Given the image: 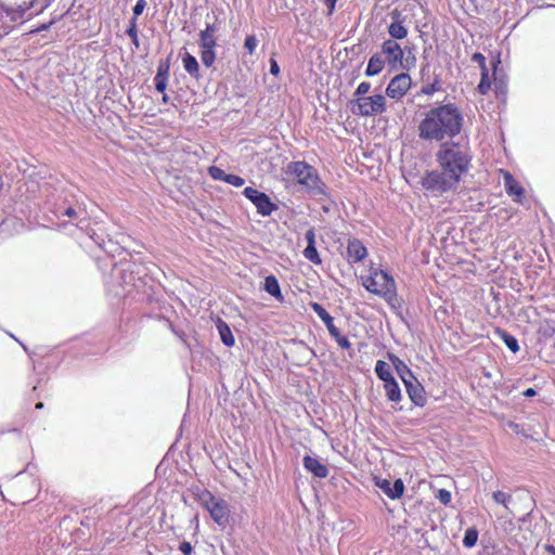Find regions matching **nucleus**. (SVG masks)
<instances>
[{"label": "nucleus", "mask_w": 555, "mask_h": 555, "mask_svg": "<svg viewBox=\"0 0 555 555\" xmlns=\"http://www.w3.org/2000/svg\"><path fill=\"white\" fill-rule=\"evenodd\" d=\"M463 124V114L454 103L440 104L424 114L417 127L418 137L436 142L453 139L461 133Z\"/></svg>", "instance_id": "obj_1"}, {"label": "nucleus", "mask_w": 555, "mask_h": 555, "mask_svg": "<svg viewBox=\"0 0 555 555\" xmlns=\"http://www.w3.org/2000/svg\"><path fill=\"white\" fill-rule=\"evenodd\" d=\"M436 158L443 173L456 185L468 170L472 160L468 150L455 142L441 144Z\"/></svg>", "instance_id": "obj_2"}, {"label": "nucleus", "mask_w": 555, "mask_h": 555, "mask_svg": "<svg viewBox=\"0 0 555 555\" xmlns=\"http://www.w3.org/2000/svg\"><path fill=\"white\" fill-rule=\"evenodd\" d=\"M361 283L369 293L383 298L391 308L401 307L397 283L388 272L378 268H370L369 274L361 278Z\"/></svg>", "instance_id": "obj_3"}, {"label": "nucleus", "mask_w": 555, "mask_h": 555, "mask_svg": "<svg viewBox=\"0 0 555 555\" xmlns=\"http://www.w3.org/2000/svg\"><path fill=\"white\" fill-rule=\"evenodd\" d=\"M285 173L300 184L308 193L324 194L325 184L322 182L317 169L307 162H291Z\"/></svg>", "instance_id": "obj_4"}, {"label": "nucleus", "mask_w": 555, "mask_h": 555, "mask_svg": "<svg viewBox=\"0 0 555 555\" xmlns=\"http://www.w3.org/2000/svg\"><path fill=\"white\" fill-rule=\"evenodd\" d=\"M194 499L205 508L210 518L220 527H224L230 520V506L225 500L218 498L207 489L196 488Z\"/></svg>", "instance_id": "obj_5"}, {"label": "nucleus", "mask_w": 555, "mask_h": 555, "mask_svg": "<svg viewBox=\"0 0 555 555\" xmlns=\"http://www.w3.org/2000/svg\"><path fill=\"white\" fill-rule=\"evenodd\" d=\"M357 111L352 108L353 113L371 117L380 115L386 112V99L383 94H374L365 98H357L353 100Z\"/></svg>", "instance_id": "obj_6"}, {"label": "nucleus", "mask_w": 555, "mask_h": 555, "mask_svg": "<svg viewBox=\"0 0 555 555\" xmlns=\"http://www.w3.org/2000/svg\"><path fill=\"white\" fill-rule=\"evenodd\" d=\"M422 186L429 193L439 195L456 186V184L441 170L427 171L422 178Z\"/></svg>", "instance_id": "obj_7"}, {"label": "nucleus", "mask_w": 555, "mask_h": 555, "mask_svg": "<svg viewBox=\"0 0 555 555\" xmlns=\"http://www.w3.org/2000/svg\"><path fill=\"white\" fill-rule=\"evenodd\" d=\"M243 194L256 206L257 212L263 217L270 216L278 209V205L266 193L257 189L247 186L244 189Z\"/></svg>", "instance_id": "obj_8"}, {"label": "nucleus", "mask_w": 555, "mask_h": 555, "mask_svg": "<svg viewBox=\"0 0 555 555\" xmlns=\"http://www.w3.org/2000/svg\"><path fill=\"white\" fill-rule=\"evenodd\" d=\"M25 22V16L13 7L0 5V37Z\"/></svg>", "instance_id": "obj_9"}, {"label": "nucleus", "mask_w": 555, "mask_h": 555, "mask_svg": "<svg viewBox=\"0 0 555 555\" xmlns=\"http://www.w3.org/2000/svg\"><path fill=\"white\" fill-rule=\"evenodd\" d=\"M412 87V78L408 73H400L389 81L386 95L393 100H402Z\"/></svg>", "instance_id": "obj_10"}, {"label": "nucleus", "mask_w": 555, "mask_h": 555, "mask_svg": "<svg viewBox=\"0 0 555 555\" xmlns=\"http://www.w3.org/2000/svg\"><path fill=\"white\" fill-rule=\"evenodd\" d=\"M499 173L503 177L504 188L513 202L524 204L526 199V192L521 184L514 178V176L506 169H500Z\"/></svg>", "instance_id": "obj_11"}, {"label": "nucleus", "mask_w": 555, "mask_h": 555, "mask_svg": "<svg viewBox=\"0 0 555 555\" xmlns=\"http://www.w3.org/2000/svg\"><path fill=\"white\" fill-rule=\"evenodd\" d=\"M391 23L388 26V34L392 40H402L408 36V28L404 26L406 16L399 9H393L390 13Z\"/></svg>", "instance_id": "obj_12"}, {"label": "nucleus", "mask_w": 555, "mask_h": 555, "mask_svg": "<svg viewBox=\"0 0 555 555\" xmlns=\"http://www.w3.org/2000/svg\"><path fill=\"white\" fill-rule=\"evenodd\" d=\"M382 53L386 55V62L391 67L403 66L404 52L396 40H385L382 44Z\"/></svg>", "instance_id": "obj_13"}, {"label": "nucleus", "mask_w": 555, "mask_h": 555, "mask_svg": "<svg viewBox=\"0 0 555 555\" xmlns=\"http://www.w3.org/2000/svg\"><path fill=\"white\" fill-rule=\"evenodd\" d=\"M402 382L405 386L410 400L417 406H424L427 402L426 392L418 380L415 377L412 379L411 377L406 378L405 376H402Z\"/></svg>", "instance_id": "obj_14"}, {"label": "nucleus", "mask_w": 555, "mask_h": 555, "mask_svg": "<svg viewBox=\"0 0 555 555\" xmlns=\"http://www.w3.org/2000/svg\"><path fill=\"white\" fill-rule=\"evenodd\" d=\"M375 486L383 490V492L391 500L400 499L405 490L404 483L402 479H396L395 482H391L388 479H376Z\"/></svg>", "instance_id": "obj_15"}, {"label": "nucleus", "mask_w": 555, "mask_h": 555, "mask_svg": "<svg viewBox=\"0 0 555 555\" xmlns=\"http://www.w3.org/2000/svg\"><path fill=\"white\" fill-rule=\"evenodd\" d=\"M367 256V249L359 238H351L347 244V260L350 263H357L364 260Z\"/></svg>", "instance_id": "obj_16"}, {"label": "nucleus", "mask_w": 555, "mask_h": 555, "mask_svg": "<svg viewBox=\"0 0 555 555\" xmlns=\"http://www.w3.org/2000/svg\"><path fill=\"white\" fill-rule=\"evenodd\" d=\"M304 467L310 472L317 478H326L328 475V468L322 464L318 459L310 455H306L302 460Z\"/></svg>", "instance_id": "obj_17"}, {"label": "nucleus", "mask_w": 555, "mask_h": 555, "mask_svg": "<svg viewBox=\"0 0 555 555\" xmlns=\"http://www.w3.org/2000/svg\"><path fill=\"white\" fill-rule=\"evenodd\" d=\"M307 247L304 250V256L314 264L322 262L319 253L315 247V234L313 229H310L306 233Z\"/></svg>", "instance_id": "obj_18"}, {"label": "nucleus", "mask_w": 555, "mask_h": 555, "mask_svg": "<svg viewBox=\"0 0 555 555\" xmlns=\"http://www.w3.org/2000/svg\"><path fill=\"white\" fill-rule=\"evenodd\" d=\"M323 322L326 325L330 335L335 339V341L341 349L348 350L351 348L349 339L346 336L341 335L339 330L335 326L334 319L332 315L328 319L324 320Z\"/></svg>", "instance_id": "obj_19"}, {"label": "nucleus", "mask_w": 555, "mask_h": 555, "mask_svg": "<svg viewBox=\"0 0 555 555\" xmlns=\"http://www.w3.org/2000/svg\"><path fill=\"white\" fill-rule=\"evenodd\" d=\"M168 76H169V64L168 63L159 64V66L157 67V73L154 77L155 89L158 92H160V93L165 92V90L167 88Z\"/></svg>", "instance_id": "obj_20"}, {"label": "nucleus", "mask_w": 555, "mask_h": 555, "mask_svg": "<svg viewBox=\"0 0 555 555\" xmlns=\"http://www.w3.org/2000/svg\"><path fill=\"white\" fill-rule=\"evenodd\" d=\"M182 63L185 72L194 79L201 78L199 64L194 55L185 52L182 56Z\"/></svg>", "instance_id": "obj_21"}, {"label": "nucleus", "mask_w": 555, "mask_h": 555, "mask_svg": "<svg viewBox=\"0 0 555 555\" xmlns=\"http://www.w3.org/2000/svg\"><path fill=\"white\" fill-rule=\"evenodd\" d=\"M216 326H217V330L219 332V335H220V338H221V341L223 343V345H225L227 347L234 346L235 338L232 334L230 326L227 324V322H224L221 318H218L217 322H216Z\"/></svg>", "instance_id": "obj_22"}, {"label": "nucleus", "mask_w": 555, "mask_h": 555, "mask_svg": "<svg viewBox=\"0 0 555 555\" xmlns=\"http://www.w3.org/2000/svg\"><path fill=\"white\" fill-rule=\"evenodd\" d=\"M385 63H386V61L383 60V57L379 53L373 54L369 60V63H367V66L365 69V75L367 77H373V76L378 75L385 68Z\"/></svg>", "instance_id": "obj_23"}, {"label": "nucleus", "mask_w": 555, "mask_h": 555, "mask_svg": "<svg viewBox=\"0 0 555 555\" xmlns=\"http://www.w3.org/2000/svg\"><path fill=\"white\" fill-rule=\"evenodd\" d=\"M264 291L273 296L278 301L283 302L284 296L282 295L281 287L278 279L274 275H269L264 279Z\"/></svg>", "instance_id": "obj_24"}, {"label": "nucleus", "mask_w": 555, "mask_h": 555, "mask_svg": "<svg viewBox=\"0 0 555 555\" xmlns=\"http://www.w3.org/2000/svg\"><path fill=\"white\" fill-rule=\"evenodd\" d=\"M384 389L386 392V397L389 401L400 402L402 399L401 390L398 382L392 378L390 380H386L384 383Z\"/></svg>", "instance_id": "obj_25"}, {"label": "nucleus", "mask_w": 555, "mask_h": 555, "mask_svg": "<svg viewBox=\"0 0 555 555\" xmlns=\"http://www.w3.org/2000/svg\"><path fill=\"white\" fill-rule=\"evenodd\" d=\"M495 334L505 343L506 347L514 353L519 351V345L517 339L502 328H496Z\"/></svg>", "instance_id": "obj_26"}, {"label": "nucleus", "mask_w": 555, "mask_h": 555, "mask_svg": "<svg viewBox=\"0 0 555 555\" xmlns=\"http://www.w3.org/2000/svg\"><path fill=\"white\" fill-rule=\"evenodd\" d=\"M375 373H376L377 377L380 380H383L384 383L386 380H390V379L395 378L392 376L391 369H390L389 364L383 360H377V362L375 364Z\"/></svg>", "instance_id": "obj_27"}, {"label": "nucleus", "mask_w": 555, "mask_h": 555, "mask_svg": "<svg viewBox=\"0 0 555 555\" xmlns=\"http://www.w3.org/2000/svg\"><path fill=\"white\" fill-rule=\"evenodd\" d=\"M388 359L391 361V363L393 364L396 371L398 372V374L400 375L401 378H402V376H404V374H408L409 377L414 379V375H413L412 371L396 354L388 353Z\"/></svg>", "instance_id": "obj_28"}, {"label": "nucleus", "mask_w": 555, "mask_h": 555, "mask_svg": "<svg viewBox=\"0 0 555 555\" xmlns=\"http://www.w3.org/2000/svg\"><path fill=\"white\" fill-rule=\"evenodd\" d=\"M216 47L201 48V60L204 66L211 67L216 61Z\"/></svg>", "instance_id": "obj_29"}, {"label": "nucleus", "mask_w": 555, "mask_h": 555, "mask_svg": "<svg viewBox=\"0 0 555 555\" xmlns=\"http://www.w3.org/2000/svg\"><path fill=\"white\" fill-rule=\"evenodd\" d=\"M442 90V83L438 76L435 77L434 81L422 87L420 93L424 95H433L436 92Z\"/></svg>", "instance_id": "obj_30"}, {"label": "nucleus", "mask_w": 555, "mask_h": 555, "mask_svg": "<svg viewBox=\"0 0 555 555\" xmlns=\"http://www.w3.org/2000/svg\"><path fill=\"white\" fill-rule=\"evenodd\" d=\"M492 499L496 504L503 505L506 511L509 509L508 504L512 501V495L509 493L498 490L492 493Z\"/></svg>", "instance_id": "obj_31"}, {"label": "nucleus", "mask_w": 555, "mask_h": 555, "mask_svg": "<svg viewBox=\"0 0 555 555\" xmlns=\"http://www.w3.org/2000/svg\"><path fill=\"white\" fill-rule=\"evenodd\" d=\"M477 540H478V531H477V529L474 528V527L468 528L465 531V535H464V539H463V545L465 547L470 548V547L476 545Z\"/></svg>", "instance_id": "obj_32"}, {"label": "nucleus", "mask_w": 555, "mask_h": 555, "mask_svg": "<svg viewBox=\"0 0 555 555\" xmlns=\"http://www.w3.org/2000/svg\"><path fill=\"white\" fill-rule=\"evenodd\" d=\"M198 44L199 48L217 47V38L214 35L201 30Z\"/></svg>", "instance_id": "obj_33"}, {"label": "nucleus", "mask_w": 555, "mask_h": 555, "mask_svg": "<svg viewBox=\"0 0 555 555\" xmlns=\"http://www.w3.org/2000/svg\"><path fill=\"white\" fill-rule=\"evenodd\" d=\"M478 92L482 95L487 94L491 89V80L489 78V72H481L480 82L478 85Z\"/></svg>", "instance_id": "obj_34"}, {"label": "nucleus", "mask_w": 555, "mask_h": 555, "mask_svg": "<svg viewBox=\"0 0 555 555\" xmlns=\"http://www.w3.org/2000/svg\"><path fill=\"white\" fill-rule=\"evenodd\" d=\"M126 34L130 37L132 43L139 48V36H138V26L135 22V17H132L130 21V25L126 30Z\"/></svg>", "instance_id": "obj_35"}, {"label": "nucleus", "mask_w": 555, "mask_h": 555, "mask_svg": "<svg viewBox=\"0 0 555 555\" xmlns=\"http://www.w3.org/2000/svg\"><path fill=\"white\" fill-rule=\"evenodd\" d=\"M36 1L37 0H15L13 8L25 16L26 12L34 7Z\"/></svg>", "instance_id": "obj_36"}, {"label": "nucleus", "mask_w": 555, "mask_h": 555, "mask_svg": "<svg viewBox=\"0 0 555 555\" xmlns=\"http://www.w3.org/2000/svg\"><path fill=\"white\" fill-rule=\"evenodd\" d=\"M208 173L214 180L224 181L227 179L228 173L224 172L223 169L217 166H210L208 168Z\"/></svg>", "instance_id": "obj_37"}, {"label": "nucleus", "mask_w": 555, "mask_h": 555, "mask_svg": "<svg viewBox=\"0 0 555 555\" xmlns=\"http://www.w3.org/2000/svg\"><path fill=\"white\" fill-rule=\"evenodd\" d=\"M311 309L318 314V317L324 321L331 317L326 309L319 302H310Z\"/></svg>", "instance_id": "obj_38"}, {"label": "nucleus", "mask_w": 555, "mask_h": 555, "mask_svg": "<svg viewBox=\"0 0 555 555\" xmlns=\"http://www.w3.org/2000/svg\"><path fill=\"white\" fill-rule=\"evenodd\" d=\"M258 46V40L255 36H247L244 41V48L247 50V52L253 55L256 48Z\"/></svg>", "instance_id": "obj_39"}, {"label": "nucleus", "mask_w": 555, "mask_h": 555, "mask_svg": "<svg viewBox=\"0 0 555 555\" xmlns=\"http://www.w3.org/2000/svg\"><path fill=\"white\" fill-rule=\"evenodd\" d=\"M472 61L476 62L479 65L481 72H487V69H488L487 61H486V57H485V55L482 53L475 52L472 55Z\"/></svg>", "instance_id": "obj_40"}, {"label": "nucleus", "mask_w": 555, "mask_h": 555, "mask_svg": "<svg viewBox=\"0 0 555 555\" xmlns=\"http://www.w3.org/2000/svg\"><path fill=\"white\" fill-rule=\"evenodd\" d=\"M371 89V83L367 81H362L354 91V96L357 98H365V94L369 93Z\"/></svg>", "instance_id": "obj_41"}, {"label": "nucleus", "mask_w": 555, "mask_h": 555, "mask_svg": "<svg viewBox=\"0 0 555 555\" xmlns=\"http://www.w3.org/2000/svg\"><path fill=\"white\" fill-rule=\"evenodd\" d=\"M225 182L233 186L241 188L244 185L245 180L237 175L228 173Z\"/></svg>", "instance_id": "obj_42"}, {"label": "nucleus", "mask_w": 555, "mask_h": 555, "mask_svg": "<svg viewBox=\"0 0 555 555\" xmlns=\"http://www.w3.org/2000/svg\"><path fill=\"white\" fill-rule=\"evenodd\" d=\"M436 498L443 504V505H448L451 500H452V495H451V492L446 490V489H440L438 490V493L436 495Z\"/></svg>", "instance_id": "obj_43"}, {"label": "nucleus", "mask_w": 555, "mask_h": 555, "mask_svg": "<svg viewBox=\"0 0 555 555\" xmlns=\"http://www.w3.org/2000/svg\"><path fill=\"white\" fill-rule=\"evenodd\" d=\"M146 7L145 0H138L135 5L133 7V17H138L141 15Z\"/></svg>", "instance_id": "obj_44"}, {"label": "nucleus", "mask_w": 555, "mask_h": 555, "mask_svg": "<svg viewBox=\"0 0 555 555\" xmlns=\"http://www.w3.org/2000/svg\"><path fill=\"white\" fill-rule=\"evenodd\" d=\"M179 551L183 554V555H191L192 552H193V546L191 545L190 542L188 541H183L180 543L179 545Z\"/></svg>", "instance_id": "obj_45"}, {"label": "nucleus", "mask_w": 555, "mask_h": 555, "mask_svg": "<svg viewBox=\"0 0 555 555\" xmlns=\"http://www.w3.org/2000/svg\"><path fill=\"white\" fill-rule=\"evenodd\" d=\"M270 73L273 75V76H278L279 73H280V67L276 63L275 60L271 59L270 61Z\"/></svg>", "instance_id": "obj_46"}, {"label": "nucleus", "mask_w": 555, "mask_h": 555, "mask_svg": "<svg viewBox=\"0 0 555 555\" xmlns=\"http://www.w3.org/2000/svg\"><path fill=\"white\" fill-rule=\"evenodd\" d=\"M202 31L216 36L217 26L216 24L207 23L205 29H203Z\"/></svg>", "instance_id": "obj_47"}, {"label": "nucleus", "mask_w": 555, "mask_h": 555, "mask_svg": "<svg viewBox=\"0 0 555 555\" xmlns=\"http://www.w3.org/2000/svg\"><path fill=\"white\" fill-rule=\"evenodd\" d=\"M63 215L68 218H77L78 216L77 211L73 207L66 208Z\"/></svg>", "instance_id": "obj_48"}, {"label": "nucleus", "mask_w": 555, "mask_h": 555, "mask_svg": "<svg viewBox=\"0 0 555 555\" xmlns=\"http://www.w3.org/2000/svg\"><path fill=\"white\" fill-rule=\"evenodd\" d=\"M336 2L337 0H325V4L327 5L330 13L334 11Z\"/></svg>", "instance_id": "obj_49"}, {"label": "nucleus", "mask_w": 555, "mask_h": 555, "mask_svg": "<svg viewBox=\"0 0 555 555\" xmlns=\"http://www.w3.org/2000/svg\"><path fill=\"white\" fill-rule=\"evenodd\" d=\"M537 395V391L533 388H528L524 391L525 397H534Z\"/></svg>", "instance_id": "obj_50"}, {"label": "nucleus", "mask_w": 555, "mask_h": 555, "mask_svg": "<svg viewBox=\"0 0 555 555\" xmlns=\"http://www.w3.org/2000/svg\"><path fill=\"white\" fill-rule=\"evenodd\" d=\"M500 63H501V62H500V60H496V61H494V62L492 63L493 75H495L496 69H498V67H499Z\"/></svg>", "instance_id": "obj_51"}, {"label": "nucleus", "mask_w": 555, "mask_h": 555, "mask_svg": "<svg viewBox=\"0 0 555 555\" xmlns=\"http://www.w3.org/2000/svg\"><path fill=\"white\" fill-rule=\"evenodd\" d=\"M51 24H52V22H50L48 24H43V25L39 26L37 28V30H47L50 27Z\"/></svg>", "instance_id": "obj_52"}, {"label": "nucleus", "mask_w": 555, "mask_h": 555, "mask_svg": "<svg viewBox=\"0 0 555 555\" xmlns=\"http://www.w3.org/2000/svg\"><path fill=\"white\" fill-rule=\"evenodd\" d=\"M162 101H163L164 103H167V102L169 101V96H168L165 92L163 93V99H162Z\"/></svg>", "instance_id": "obj_53"}, {"label": "nucleus", "mask_w": 555, "mask_h": 555, "mask_svg": "<svg viewBox=\"0 0 555 555\" xmlns=\"http://www.w3.org/2000/svg\"><path fill=\"white\" fill-rule=\"evenodd\" d=\"M49 4H50V3H49V2H47V3H46V4L40 9V11L38 12V14H39V13H42V12H43L48 7H49Z\"/></svg>", "instance_id": "obj_54"}, {"label": "nucleus", "mask_w": 555, "mask_h": 555, "mask_svg": "<svg viewBox=\"0 0 555 555\" xmlns=\"http://www.w3.org/2000/svg\"><path fill=\"white\" fill-rule=\"evenodd\" d=\"M35 408L37 410L43 409V403L42 402H38Z\"/></svg>", "instance_id": "obj_55"}, {"label": "nucleus", "mask_w": 555, "mask_h": 555, "mask_svg": "<svg viewBox=\"0 0 555 555\" xmlns=\"http://www.w3.org/2000/svg\"><path fill=\"white\" fill-rule=\"evenodd\" d=\"M551 551L555 555V547L554 546H551Z\"/></svg>", "instance_id": "obj_56"}]
</instances>
